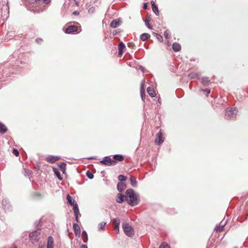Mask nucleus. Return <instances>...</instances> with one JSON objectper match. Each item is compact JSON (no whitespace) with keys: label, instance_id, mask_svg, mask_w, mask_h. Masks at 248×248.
Listing matches in <instances>:
<instances>
[{"label":"nucleus","instance_id":"1","mask_svg":"<svg viewBox=\"0 0 248 248\" xmlns=\"http://www.w3.org/2000/svg\"><path fill=\"white\" fill-rule=\"evenodd\" d=\"M126 201L131 206L137 205L140 202V195L136 193L133 189H127L125 191Z\"/></svg>","mask_w":248,"mask_h":248},{"label":"nucleus","instance_id":"2","mask_svg":"<svg viewBox=\"0 0 248 248\" xmlns=\"http://www.w3.org/2000/svg\"><path fill=\"white\" fill-rule=\"evenodd\" d=\"M237 112L238 110L236 108H228L226 109V112L225 114V119L227 120L235 119L236 118Z\"/></svg>","mask_w":248,"mask_h":248},{"label":"nucleus","instance_id":"3","mask_svg":"<svg viewBox=\"0 0 248 248\" xmlns=\"http://www.w3.org/2000/svg\"><path fill=\"white\" fill-rule=\"evenodd\" d=\"M40 234L41 230L40 229L33 231L29 234L30 240L32 244H35L39 241Z\"/></svg>","mask_w":248,"mask_h":248},{"label":"nucleus","instance_id":"4","mask_svg":"<svg viewBox=\"0 0 248 248\" xmlns=\"http://www.w3.org/2000/svg\"><path fill=\"white\" fill-rule=\"evenodd\" d=\"M123 231L126 235L132 237L134 234V229L127 222H123L122 224Z\"/></svg>","mask_w":248,"mask_h":248},{"label":"nucleus","instance_id":"5","mask_svg":"<svg viewBox=\"0 0 248 248\" xmlns=\"http://www.w3.org/2000/svg\"><path fill=\"white\" fill-rule=\"evenodd\" d=\"M2 206L5 212H10L13 211V207L8 199H3L2 200Z\"/></svg>","mask_w":248,"mask_h":248},{"label":"nucleus","instance_id":"6","mask_svg":"<svg viewBox=\"0 0 248 248\" xmlns=\"http://www.w3.org/2000/svg\"><path fill=\"white\" fill-rule=\"evenodd\" d=\"M100 163L108 166H111L113 164V159L109 156H105L102 160L100 161Z\"/></svg>","mask_w":248,"mask_h":248},{"label":"nucleus","instance_id":"7","mask_svg":"<svg viewBox=\"0 0 248 248\" xmlns=\"http://www.w3.org/2000/svg\"><path fill=\"white\" fill-rule=\"evenodd\" d=\"M66 199L67 200V202L70 205H71L73 207V209H75V208H76V207L77 208V209H78V205L77 202L75 201V200L74 199H73L72 197H71L69 195H68L67 196Z\"/></svg>","mask_w":248,"mask_h":248},{"label":"nucleus","instance_id":"8","mask_svg":"<svg viewBox=\"0 0 248 248\" xmlns=\"http://www.w3.org/2000/svg\"><path fill=\"white\" fill-rule=\"evenodd\" d=\"M78 32V27L75 25L68 26L65 30V33L72 34Z\"/></svg>","mask_w":248,"mask_h":248},{"label":"nucleus","instance_id":"9","mask_svg":"<svg viewBox=\"0 0 248 248\" xmlns=\"http://www.w3.org/2000/svg\"><path fill=\"white\" fill-rule=\"evenodd\" d=\"M120 220L118 218H115L113 219L112 224L116 233H119V225Z\"/></svg>","mask_w":248,"mask_h":248},{"label":"nucleus","instance_id":"10","mask_svg":"<svg viewBox=\"0 0 248 248\" xmlns=\"http://www.w3.org/2000/svg\"><path fill=\"white\" fill-rule=\"evenodd\" d=\"M164 138L163 136L162 133L160 131L156 135V138L155 140V143L157 144H160L163 142Z\"/></svg>","mask_w":248,"mask_h":248},{"label":"nucleus","instance_id":"11","mask_svg":"<svg viewBox=\"0 0 248 248\" xmlns=\"http://www.w3.org/2000/svg\"><path fill=\"white\" fill-rule=\"evenodd\" d=\"M61 159L59 156L49 155L46 157V161L50 163H54Z\"/></svg>","mask_w":248,"mask_h":248},{"label":"nucleus","instance_id":"12","mask_svg":"<svg viewBox=\"0 0 248 248\" xmlns=\"http://www.w3.org/2000/svg\"><path fill=\"white\" fill-rule=\"evenodd\" d=\"M126 194L124 195L122 193H118L117 195V199L116 201L118 203H122L124 201H126Z\"/></svg>","mask_w":248,"mask_h":248},{"label":"nucleus","instance_id":"13","mask_svg":"<svg viewBox=\"0 0 248 248\" xmlns=\"http://www.w3.org/2000/svg\"><path fill=\"white\" fill-rule=\"evenodd\" d=\"M124 160V157L123 155L120 154H116L113 156V163H116L118 162H121Z\"/></svg>","mask_w":248,"mask_h":248},{"label":"nucleus","instance_id":"14","mask_svg":"<svg viewBox=\"0 0 248 248\" xmlns=\"http://www.w3.org/2000/svg\"><path fill=\"white\" fill-rule=\"evenodd\" d=\"M73 229L76 236L79 237L80 234V229L77 223L73 224Z\"/></svg>","mask_w":248,"mask_h":248},{"label":"nucleus","instance_id":"15","mask_svg":"<svg viewBox=\"0 0 248 248\" xmlns=\"http://www.w3.org/2000/svg\"><path fill=\"white\" fill-rule=\"evenodd\" d=\"M121 23V21L119 19H116L113 20L110 24V26L112 28H116L117 27H118L119 25H120Z\"/></svg>","mask_w":248,"mask_h":248},{"label":"nucleus","instance_id":"16","mask_svg":"<svg viewBox=\"0 0 248 248\" xmlns=\"http://www.w3.org/2000/svg\"><path fill=\"white\" fill-rule=\"evenodd\" d=\"M202 83L204 86H208L211 84L209 78L207 77H203L202 78Z\"/></svg>","mask_w":248,"mask_h":248},{"label":"nucleus","instance_id":"17","mask_svg":"<svg viewBox=\"0 0 248 248\" xmlns=\"http://www.w3.org/2000/svg\"><path fill=\"white\" fill-rule=\"evenodd\" d=\"M151 5H152V8L153 11L154 12V13L156 15L158 16L159 15V10H158L157 6L155 4V2L153 0H152L151 1Z\"/></svg>","mask_w":248,"mask_h":248},{"label":"nucleus","instance_id":"18","mask_svg":"<svg viewBox=\"0 0 248 248\" xmlns=\"http://www.w3.org/2000/svg\"><path fill=\"white\" fill-rule=\"evenodd\" d=\"M172 48L175 52H178L181 49V46L180 44L178 43H174L172 45Z\"/></svg>","mask_w":248,"mask_h":248},{"label":"nucleus","instance_id":"19","mask_svg":"<svg viewBox=\"0 0 248 248\" xmlns=\"http://www.w3.org/2000/svg\"><path fill=\"white\" fill-rule=\"evenodd\" d=\"M129 181L130 185L134 187L137 186V181L136 178L133 176H130L129 177Z\"/></svg>","mask_w":248,"mask_h":248},{"label":"nucleus","instance_id":"20","mask_svg":"<svg viewBox=\"0 0 248 248\" xmlns=\"http://www.w3.org/2000/svg\"><path fill=\"white\" fill-rule=\"evenodd\" d=\"M125 187L126 185L123 183H118L117 185V189L120 192H123Z\"/></svg>","mask_w":248,"mask_h":248},{"label":"nucleus","instance_id":"21","mask_svg":"<svg viewBox=\"0 0 248 248\" xmlns=\"http://www.w3.org/2000/svg\"><path fill=\"white\" fill-rule=\"evenodd\" d=\"M46 247H54V239L51 236H48L47 238Z\"/></svg>","mask_w":248,"mask_h":248},{"label":"nucleus","instance_id":"22","mask_svg":"<svg viewBox=\"0 0 248 248\" xmlns=\"http://www.w3.org/2000/svg\"><path fill=\"white\" fill-rule=\"evenodd\" d=\"M147 92L151 97H154L156 95L154 90L152 87H148L147 89Z\"/></svg>","mask_w":248,"mask_h":248},{"label":"nucleus","instance_id":"23","mask_svg":"<svg viewBox=\"0 0 248 248\" xmlns=\"http://www.w3.org/2000/svg\"><path fill=\"white\" fill-rule=\"evenodd\" d=\"M8 131L6 126L2 123L0 122V134H3Z\"/></svg>","mask_w":248,"mask_h":248},{"label":"nucleus","instance_id":"24","mask_svg":"<svg viewBox=\"0 0 248 248\" xmlns=\"http://www.w3.org/2000/svg\"><path fill=\"white\" fill-rule=\"evenodd\" d=\"M66 164L65 162H62L58 164V167L62 170L63 173H65V169H66Z\"/></svg>","mask_w":248,"mask_h":248},{"label":"nucleus","instance_id":"25","mask_svg":"<svg viewBox=\"0 0 248 248\" xmlns=\"http://www.w3.org/2000/svg\"><path fill=\"white\" fill-rule=\"evenodd\" d=\"M150 35L147 33H143L140 36V39L143 41H145L150 38Z\"/></svg>","mask_w":248,"mask_h":248},{"label":"nucleus","instance_id":"26","mask_svg":"<svg viewBox=\"0 0 248 248\" xmlns=\"http://www.w3.org/2000/svg\"><path fill=\"white\" fill-rule=\"evenodd\" d=\"M200 74L198 73H190L188 75V77L190 78V79H195L197 78L198 79H200Z\"/></svg>","mask_w":248,"mask_h":248},{"label":"nucleus","instance_id":"27","mask_svg":"<svg viewBox=\"0 0 248 248\" xmlns=\"http://www.w3.org/2000/svg\"><path fill=\"white\" fill-rule=\"evenodd\" d=\"M53 171L55 175L58 178V179H59L60 180H62V177L61 176L60 172L57 169H56L55 168H53Z\"/></svg>","mask_w":248,"mask_h":248},{"label":"nucleus","instance_id":"28","mask_svg":"<svg viewBox=\"0 0 248 248\" xmlns=\"http://www.w3.org/2000/svg\"><path fill=\"white\" fill-rule=\"evenodd\" d=\"M82 236L83 237V241L84 243H86L88 240V234L86 231L84 230L82 232Z\"/></svg>","mask_w":248,"mask_h":248},{"label":"nucleus","instance_id":"29","mask_svg":"<svg viewBox=\"0 0 248 248\" xmlns=\"http://www.w3.org/2000/svg\"><path fill=\"white\" fill-rule=\"evenodd\" d=\"M75 208V209H74V212L75 217V219L77 222L76 223H77L78 222V215L80 214V213L79 211V209H77L76 207Z\"/></svg>","mask_w":248,"mask_h":248},{"label":"nucleus","instance_id":"30","mask_svg":"<svg viewBox=\"0 0 248 248\" xmlns=\"http://www.w3.org/2000/svg\"><path fill=\"white\" fill-rule=\"evenodd\" d=\"M118 180L121 182H124L127 179V177L126 176L122 174L119 175L118 177Z\"/></svg>","mask_w":248,"mask_h":248},{"label":"nucleus","instance_id":"31","mask_svg":"<svg viewBox=\"0 0 248 248\" xmlns=\"http://www.w3.org/2000/svg\"><path fill=\"white\" fill-rule=\"evenodd\" d=\"M125 47V46L123 42H121L119 43L118 45V50L123 51Z\"/></svg>","mask_w":248,"mask_h":248},{"label":"nucleus","instance_id":"32","mask_svg":"<svg viewBox=\"0 0 248 248\" xmlns=\"http://www.w3.org/2000/svg\"><path fill=\"white\" fill-rule=\"evenodd\" d=\"M140 97L141 98V100L144 102L145 99V90H143L142 91L141 90H140Z\"/></svg>","mask_w":248,"mask_h":248},{"label":"nucleus","instance_id":"33","mask_svg":"<svg viewBox=\"0 0 248 248\" xmlns=\"http://www.w3.org/2000/svg\"><path fill=\"white\" fill-rule=\"evenodd\" d=\"M86 176L89 179H92L93 178V177H94V175H93V173L91 171H90V170H87L86 171Z\"/></svg>","mask_w":248,"mask_h":248},{"label":"nucleus","instance_id":"34","mask_svg":"<svg viewBox=\"0 0 248 248\" xmlns=\"http://www.w3.org/2000/svg\"><path fill=\"white\" fill-rule=\"evenodd\" d=\"M149 22L150 20L147 17H146L145 20V24L148 29L152 30L153 29V28L152 27L151 25H150Z\"/></svg>","mask_w":248,"mask_h":248},{"label":"nucleus","instance_id":"35","mask_svg":"<svg viewBox=\"0 0 248 248\" xmlns=\"http://www.w3.org/2000/svg\"><path fill=\"white\" fill-rule=\"evenodd\" d=\"M154 34L156 36L157 39L160 42H163V37H162V36L161 35H160V34H158L157 33H155V32L154 33Z\"/></svg>","mask_w":248,"mask_h":248},{"label":"nucleus","instance_id":"36","mask_svg":"<svg viewBox=\"0 0 248 248\" xmlns=\"http://www.w3.org/2000/svg\"><path fill=\"white\" fill-rule=\"evenodd\" d=\"M223 230V228L222 226H220V225H217L215 228V231L216 232H220L222 231Z\"/></svg>","mask_w":248,"mask_h":248},{"label":"nucleus","instance_id":"37","mask_svg":"<svg viewBox=\"0 0 248 248\" xmlns=\"http://www.w3.org/2000/svg\"><path fill=\"white\" fill-rule=\"evenodd\" d=\"M106 225V222H101L99 224V228L100 230H104L105 226Z\"/></svg>","mask_w":248,"mask_h":248},{"label":"nucleus","instance_id":"38","mask_svg":"<svg viewBox=\"0 0 248 248\" xmlns=\"http://www.w3.org/2000/svg\"><path fill=\"white\" fill-rule=\"evenodd\" d=\"M169 34H170V32L168 30H166L164 31V36L165 37V38L166 39H169L170 38V36Z\"/></svg>","mask_w":248,"mask_h":248},{"label":"nucleus","instance_id":"39","mask_svg":"<svg viewBox=\"0 0 248 248\" xmlns=\"http://www.w3.org/2000/svg\"><path fill=\"white\" fill-rule=\"evenodd\" d=\"M202 91L204 93H206V96H208L209 94L210 93V90L209 89H208V88H206L205 89H202Z\"/></svg>","mask_w":248,"mask_h":248},{"label":"nucleus","instance_id":"40","mask_svg":"<svg viewBox=\"0 0 248 248\" xmlns=\"http://www.w3.org/2000/svg\"><path fill=\"white\" fill-rule=\"evenodd\" d=\"M12 153L16 156H18L19 155L18 151L16 149H13Z\"/></svg>","mask_w":248,"mask_h":248},{"label":"nucleus","instance_id":"41","mask_svg":"<svg viewBox=\"0 0 248 248\" xmlns=\"http://www.w3.org/2000/svg\"><path fill=\"white\" fill-rule=\"evenodd\" d=\"M50 2V0H40V2L42 3L45 4H47Z\"/></svg>","mask_w":248,"mask_h":248},{"label":"nucleus","instance_id":"42","mask_svg":"<svg viewBox=\"0 0 248 248\" xmlns=\"http://www.w3.org/2000/svg\"><path fill=\"white\" fill-rule=\"evenodd\" d=\"M168 245L166 243H163L161 244V245H160V246L159 247V248H168L167 247Z\"/></svg>","mask_w":248,"mask_h":248},{"label":"nucleus","instance_id":"43","mask_svg":"<svg viewBox=\"0 0 248 248\" xmlns=\"http://www.w3.org/2000/svg\"><path fill=\"white\" fill-rule=\"evenodd\" d=\"M121 32L120 29H118L117 30H114L112 32V34L113 35H116L117 33Z\"/></svg>","mask_w":248,"mask_h":248},{"label":"nucleus","instance_id":"44","mask_svg":"<svg viewBox=\"0 0 248 248\" xmlns=\"http://www.w3.org/2000/svg\"><path fill=\"white\" fill-rule=\"evenodd\" d=\"M144 81L143 80V81H142V82H141V84H140V90H141V89H142V91H143V90H144Z\"/></svg>","mask_w":248,"mask_h":248},{"label":"nucleus","instance_id":"45","mask_svg":"<svg viewBox=\"0 0 248 248\" xmlns=\"http://www.w3.org/2000/svg\"><path fill=\"white\" fill-rule=\"evenodd\" d=\"M227 221H225L224 223H223V221H221L220 223V226H222L223 228H224L225 225L227 224Z\"/></svg>","mask_w":248,"mask_h":248},{"label":"nucleus","instance_id":"46","mask_svg":"<svg viewBox=\"0 0 248 248\" xmlns=\"http://www.w3.org/2000/svg\"><path fill=\"white\" fill-rule=\"evenodd\" d=\"M227 221H225L224 223H223V221H221L220 223V226H222L223 228H224L225 225L227 224Z\"/></svg>","mask_w":248,"mask_h":248},{"label":"nucleus","instance_id":"47","mask_svg":"<svg viewBox=\"0 0 248 248\" xmlns=\"http://www.w3.org/2000/svg\"><path fill=\"white\" fill-rule=\"evenodd\" d=\"M148 8V3L147 2H145L143 5V8L144 9H146Z\"/></svg>","mask_w":248,"mask_h":248},{"label":"nucleus","instance_id":"48","mask_svg":"<svg viewBox=\"0 0 248 248\" xmlns=\"http://www.w3.org/2000/svg\"><path fill=\"white\" fill-rule=\"evenodd\" d=\"M36 42L38 43H40L42 42V39H41V38H38L36 39Z\"/></svg>","mask_w":248,"mask_h":248},{"label":"nucleus","instance_id":"49","mask_svg":"<svg viewBox=\"0 0 248 248\" xmlns=\"http://www.w3.org/2000/svg\"><path fill=\"white\" fill-rule=\"evenodd\" d=\"M93 10H94V8L93 7L92 8H91L89 10V13H93Z\"/></svg>","mask_w":248,"mask_h":248},{"label":"nucleus","instance_id":"50","mask_svg":"<svg viewBox=\"0 0 248 248\" xmlns=\"http://www.w3.org/2000/svg\"><path fill=\"white\" fill-rule=\"evenodd\" d=\"M123 51L118 50V55L121 56L122 55Z\"/></svg>","mask_w":248,"mask_h":248},{"label":"nucleus","instance_id":"51","mask_svg":"<svg viewBox=\"0 0 248 248\" xmlns=\"http://www.w3.org/2000/svg\"><path fill=\"white\" fill-rule=\"evenodd\" d=\"M140 69L143 72V73H144V68L141 66H140Z\"/></svg>","mask_w":248,"mask_h":248},{"label":"nucleus","instance_id":"52","mask_svg":"<svg viewBox=\"0 0 248 248\" xmlns=\"http://www.w3.org/2000/svg\"><path fill=\"white\" fill-rule=\"evenodd\" d=\"M88 159H95V156H90L87 158Z\"/></svg>","mask_w":248,"mask_h":248},{"label":"nucleus","instance_id":"53","mask_svg":"<svg viewBox=\"0 0 248 248\" xmlns=\"http://www.w3.org/2000/svg\"><path fill=\"white\" fill-rule=\"evenodd\" d=\"M80 248H88L87 245H81L80 246Z\"/></svg>","mask_w":248,"mask_h":248},{"label":"nucleus","instance_id":"54","mask_svg":"<svg viewBox=\"0 0 248 248\" xmlns=\"http://www.w3.org/2000/svg\"><path fill=\"white\" fill-rule=\"evenodd\" d=\"M73 14L74 15H78L79 14V13L78 11H75V12H73Z\"/></svg>","mask_w":248,"mask_h":248},{"label":"nucleus","instance_id":"55","mask_svg":"<svg viewBox=\"0 0 248 248\" xmlns=\"http://www.w3.org/2000/svg\"><path fill=\"white\" fill-rule=\"evenodd\" d=\"M25 173H26L27 175H29L30 174V172L29 171H27L26 170H25Z\"/></svg>","mask_w":248,"mask_h":248},{"label":"nucleus","instance_id":"56","mask_svg":"<svg viewBox=\"0 0 248 248\" xmlns=\"http://www.w3.org/2000/svg\"><path fill=\"white\" fill-rule=\"evenodd\" d=\"M47 8V6L46 5H44L43 6V9L42 10H41V11H43V10H46V9Z\"/></svg>","mask_w":248,"mask_h":248},{"label":"nucleus","instance_id":"57","mask_svg":"<svg viewBox=\"0 0 248 248\" xmlns=\"http://www.w3.org/2000/svg\"><path fill=\"white\" fill-rule=\"evenodd\" d=\"M39 248H45V246H39Z\"/></svg>","mask_w":248,"mask_h":248},{"label":"nucleus","instance_id":"58","mask_svg":"<svg viewBox=\"0 0 248 248\" xmlns=\"http://www.w3.org/2000/svg\"><path fill=\"white\" fill-rule=\"evenodd\" d=\"M160 100H161L160 98H159V99H158V102L159 103H161V101H160Z\"/></svg>","mask_w":248,"mask_h":248},{"label":"nucleus","instance_id":"59","mask_svg":"<svg viewBox=\"0 0 248 248\" xmlns=\"http://www.w3.org/2000/svg\"><path fill=\"white\" fill-rule=\"evenodd\" d=\"M5 8H6V10H7V9L9 8L7 5L6 6H5Z\"/></svg>","mask_w":248,"mask_h":248},{"label":"nucleus","instance_id":"60","mask_svg":"<svg viewBox=\"0 0 248 248\" xmlns=\"http://www.w3.org/2000/svg\"><path fill=\"white\" fill-rule=\"evenodd\" d=\"M46 248H54V247H46Z\"/></svg>","mask_w":248,"mask_h":248},{"label":"nucleus","instance_id":"61","mask_svg":"<svg viewBox=\"0 0 248 248\" xmlns=\"http://www.w3.org/2000/svg\"><path fill=\"white\" fill-rule=\"evenodd\" d=\"M37 169H39V166H38L37 167Z\"/></svg>","mask_w":248,"mask_h":248},{"label":"nucleus","instance_id":"62","mask_svg":"<svg viewBox=\"0 0 248 248\" xmlns=\"http://www.w3.org/2000/svg\"><path fill=\"white\" fill-rule=\"evenodd\" d=\"M16 248V247H13V248Z\"/></svg>","mask_w":248,"mask_h":248}]
</instances>
